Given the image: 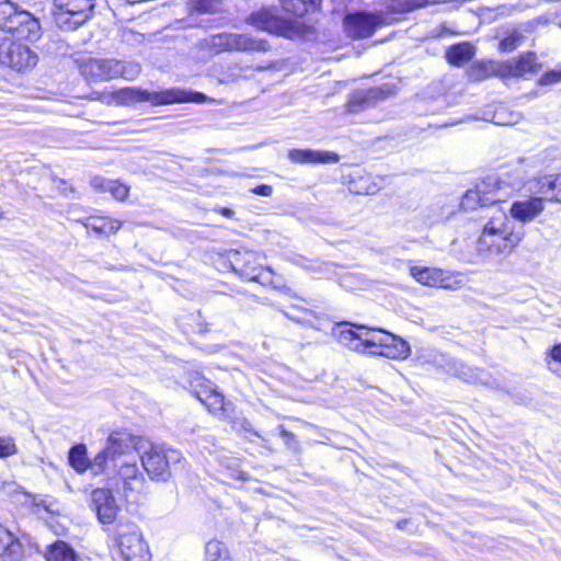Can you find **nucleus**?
I'll return each instance as SVG.
<instances>
[{"label": "nucleus", "mask_w": 561, "mask_h": 561, "mask_svg": "<svg viewBox=\"0 0 561 561\" xmlns=\"http://www.w3.org/2000/svg\"><path fill=\"white\" fill-rule=\"evenodd\" d=\"M411 276L422 285L436 287L438 277L442 276V270L432 267L412 266L410 268Z\"/></svg>", "instance_id": "29"}, {"label": "nucleus", "mask_w": 561, "mask_h": 561, "mask_svg": "<svg viewBox=\"0 0 561 561\" xmlns=\"http://www.w3.org/2000/svg\"><path fill=\"white\" fill-rule=\"evenodd\" d=\"M506 78H522L529 73L538 72L540 65L537 62L535 53L528 51L520 55L518 58L503 61Z\"/></svg>", "instance_id": "17"}, {"label": "nucleus", "mask_w": 561, "mask_h": 561, "mask_svg": "<svg viewBox=\"0 0 561 561\" xmlns=\"http://www.w3.org/2000/svg\"><path fill=\"white\" fill-rule=\"evenodd\" d=\"M520 114L508 111L505 106L501 105L495 108L493 114V122L496 125L510 126L519 122Z\"/></svg>", "instance_id": "34"}, {"label": "nucleus", "mask_w": 561, "mask_h": 561, "mask_svg": "<svg viewBox=\"0 0 561 561\" xmlns=\"http://www.w3.org/2000/svg\"><path fill=\"white\" fill-rule=\"evenodd\" d=\"M18 451L16 445L11 437H0V458H5L15 455Z\"/></svg>", "instance_id": "40"}, {"label": "nucleus", "mask_w": 561, "mask_h": 561, "mask_svg": "<svg viewBox=\"0 0 561 561\" xmlns=\"http://www.w3.org/2000/svg\"><path fill=\"white\" fill-rule=\"evenodd\" d=\"M22 554L23 548L19 539L0 525V557L5 558L8 561H19Z\"/></svg>", "instance_id": "22"}, {"label": "nucleus", "mask_w": 561, "mask_h": 561, "mask_svg": "<svg viewBox=\"0 0 561 561\" xmlns=\"http://www.w3.org/2000/svg\"><path fill=\"white\" fill-rule=\"evenodd\" d=\"M69 463L79 473L87 471L89 468L93 470L94 474L103 472L98 467L93 468V460L88 459L87 447L83 444L76 445L69 450Z\"/></svg>", "instance_id": "24"}, {"label": "nucleus", "mask_w": 561, "mask_h": 561, "mask_svg": "<svg viewBox=\"0 0 561 561\" xmlns=\"http://www.w3.org/2000/svg\"><path fill=\"white\" fill-rule=\"evenodd\" d=\"M220 214L224 215L225 217L230 218L233 216V210L225 207L220 209Z\"/></svg>", "instance_id": "46"}, {"label": "nucleus", "mask_w": 561, "mask_h": 561, "mask_svg": "<svg viewBox=\"0 0 561 561\" xmlns=\"http://www.w3.org/2000/svg\"><path fill=\"white\" fill-rule=\"evenodd\" d=\"M280 435L284 437V438H289V439H294L295 438V435L293 433H290L289 431H287L285 427L280 426Z\"/></svg>", "instance_id": "45"}, {"label": "nucleus", "mask_w": 561, "mask_h": 561, "mask_svg": "<svg viewBox=\"0 0 561 561\" xmlns=\"http://www.w3.org/2000/svg\"><path fill=\"white\" fill-rule=\"evenodd\" d=\"M128 193L129 187L125 184L117 182L112 196L117 201H124L127 198Z\"/></svg>", "instance_id": "43"}, {"label": "nucleus", "mask_w": 561, "mask_h": 561, "mask_svg": "<svg viewBox=\"0 0 561 561\" xmlns=\"http://www.w3.org/2000/svg\"><path fill=\"white\" fill-rule=\"evenodd\" d=\"M247 22L261 31L272 34H284L290 28L288 20L280 16L277 9L274 8H263L251 13Z\"/></svg>", "instance_id": "14"}, {"label": "nucleus", "mask_w": 561, "mask_h": 561, "mask_svg": "<svg viewBox=\"0 0 561 561\" xmlns=\"http://www.w3.org/2000/svg\"><path fill=\"white\" fill-rule=\"evenodd\" d=\"M522 240L519 233L512 231V236L496 234L490 238L492 244L478 243L480 251H488L490 253H510Z\"/></svg>", "instance_id": "23"}, {"label": "nucleus", "mask_w": 561, "mask_h": 561, "mask_svg": "<svg viewBox=\"0 0 561 561\" xmlns=\"http://www.w3.org/2000/svg\"><path fill=\"white\" fill-rule=\"evenodd\" d=\"M514 231V224L505 211L497 210L484 225L483 231L478 240V243H489L491 237L496 234L512 236Z\"/></svg>", "instance_id": "18"}, {"label": "nucleus", "mask_w": 561, "mask_h": 561, "mask_svg": "<svg viewBox=\"0 0 561 561\" xmlns=\"http://www.w3.org/2000/svg\"><path fill=\"white\" fill-rule=\"evenodd\" d=\"M421 7L422 4L419 3L417 0H390V2L386 4L385 10L377 12L386 14L391 21V24H393L399 20L396 15L411 12Z\"/></svg>", "instance_id": "25"}, {"label": "nucleus", "mask_w": 561, "mask_h": 561, "mask_svg": "<svg viewBox=\"0 0 561 561\" xmlns=\"http://www.w3.org/2000/svg\"><path fill=\"white\" fill-rule=\"evenodd\" d=\"M47 561H77L76 551L65 541L57 540L46 552Z\"/></svg>", "instance_id": "27"}, {"label": "nucleus", "mask_w": 561, "mask_h": 561, "mask_svg": "<svg viewBox=\"0 0 561 561\" xmlns=\"http://www.w3.org/2000/svg\"><path fill=\"white\" fill-rule=\"evenodd\" d=\"M91 506L102 524H112L117 515L118 506L108 489L100 488L91 492Z\"/></svg>", "instance_id": "16"}, {"label": "nucleus", "mask_w": 561, "mask_h": 561, "mask_svg": "<svg viewBox=\"0 0 561 561\" xmlns=\"http://www.w3.org/2000/svg\"><path fill=\"white\" fill-rule=\"evenodd\" d=\"M503 61H480L474 62L468 69V77L471 81L479 82L492 77L505 79Z\"/></svg>", "instance_id": "21"}, {"label": "nucleus", "mask_w": 561, "mask_h": 561, "mask_svg": "<svg viewBox=\"0 0 561 561\" xmlns=\"http://www.w3.org/2000/svg\"><path fill=\"white\" fill-rule=\"evenodd\" d=\"M182 460L180 450L165 445H151L141 455L142 467L151 480L165 482L171 477V465Z\"/></svg>", "instance_id": "8"}, {"label": "nucleus", "mask_w": 561, "mask_h": 561, "mask_svg": "<svg viewBox=\"0 0 561 561\" xmlns=\"http://www.w3.org/2000/svg\"><path fill=\"white\" fill-rule=\"evenodd\" d=\"M344 30L352 38H367L382 26L391 25V21L383 13L378 12H355L344 18Z\"/></svg>", "instance_id": "12"}, {"label": "nucleus", "mask_w": 561, "mask_h": 561, "mask_svg": "<svg viewBox=\"0 0 561 561\" xmlns=\"http://www.w3.org/2000/svg\"><path fill=\"white\" fill-rule=\"evenodd\" d=\"M537 186L533 193L540 196L515 201L510 208L511 219L526 224L543 211L545 201L561 203V174L542 176L537 180Z\"/></svg>", "instance_id": "3"}, {"label": "nucleus", "mask_w": 561, "mask_h": 561, "mask_svg": "<svg viewBox=\"0 0 561 561\" xmlns=\"http://www.w3.org/2000/svg\"><path fill=\"white\" fill-rule=\"evenodd\" d=\"M478 373L479 371L477 369H473L462 363H459V367L456 368L457 377L467 382L478 381Z\"/></svg>", "instance_id": "39"}, {"label": "nucleus", "mask_w": 561, "mask_h": 561, "mask_svg": "<svg viewBox=\"0 0 561 561\" xmlns=\"http://www.w3.org/2000/svg\"><path fill=\"white\" fill-rule=\"evenodd\" d=\"M559 81H561V72L559 71H548L539 79V83L542 85L552 84Z\"/></svg>", "instance_id": "42"}, {"label": "nucleus", "mask_w": 561, "mask_h": 561, "mask_svg": "<svg viewBox=\"0 0 561 561\" xmlns=\"http://www.w3.org/2000/svg\"><path fill=\"white\" fill-rule=\"evenodd\" d=\"M524 38V35L514 28L500 41L499 48L501 51L511 53L522 45Z\"/></svg>", "instance_id": "33"}, {"label": "nucleus", "mask_w": 561, "mask_h": 561, "mask_svg": "<svg viewBox=\"0 0 561 561\" xmlns=\"http://www.w3.org/2000/svg\"><path fill=\"white\" fill-rule=\"evenodd\" d=\"M197 398L213 413L227 410L224 396L216 389H205L197 391Z\"/></svg>", "instance_id": "28"}, {"label": "nucleus", "mask_w": 561, "mask_h": 561, "mask_svg": "<svg viewBox=\"0 0 561 561\" xmlns=\"http://www.w3.org/2000/svg\"><path fill=\"white\" fill-rule=\"evenodd\" d=\"M203 47L213 54L224 51L266 53L270 44L266 39L249 34L218 33L204 39Z\"/></svg>", "instance_id": "6"}, {"label": "nucleus", "mask_w": 561, "mask_h": 561, "mask_svg": "<svg viewBox=\"0 0 561 561\" xmlns=\"http://www.w3.org/2000/svg\"><path fill=\"white\" fill-rule=\"evenodd\" d=\"M474 56V47L469 43H460L450 46L446 51V58L453 66L460 67L470 61Z\"/></svg>", "instance_id": "26"}, {"label": "nucleus", "mask_w": 561, "mask_h": 561, "mask_svg": "<svg viewBox=\"0 0 561 561\" xmlns=\"http://www.w3.org/2000/svg\"><path fill=\"white\" fill-rule=\"evenodd\" d=\"M87 228L102 234H113L116 233L121 227L122 222L117 219L113 218H91L89 222L85 225Z\"/></svg>", "instance_id": "30"}, {"label": "nucleus", "mask_w": 561, "mask_h": 561, "mask_svg": "<svg viewBox=\"0 0 561 561\" xmlns=\"http://www.w3.org/2000/svg\"><path fill=\"white\" fill-rule=\"evenodd\" d=\"M81 73L95 81H107L117 77L134 80L141 71L135 61H119L117 59L89 58L81 66Z\"/></svg>", "instance_id": "5"}, {"label": "nucleus", "mask_w": 561, "mask_h": 561, "mask_svg": "<svg viewBox=\"0 0 561 561\" xmlns=\"http://www.w3.org/2000/svg\"><path fill=\"white\" fill-rule=\"evenodd\" d=\"M526 159L519 160V165L506 174L507 179L500 180L490 175L476 184V188L482 197L484 205H494L505 201V194L502 192L505 185H511L513 190H520L527 179V173L523 170Z\"/></svg>", "instance_id": "7"}, {"label": "nucleus", "mask_w": 561, "mask_h": 561, "mask_svg": "<svg viewBox=\"0 0 561 561\" xmlns=\"http://www.w3.org/2000/svg\"><path fill=\"white\" fill-rule=\"evenodd\" d=\"M187 9L191 12H197L201 14H211L219 11L221 1L220 0H187Z\"/></svg>", "instance_id": "32"}, {"label": "nucleus", "mask_w": 561, "mask_h": 561, "mask_svg": "<svg viewBox=\"0 0 561 561\" xmlns=\"http://www.w3.org/2000/svg\"><path fill=\"white\" fill-rule=\"evenodd\" d=\"M238 478H239L240 480L245 481V480L248 479V476H247V473H244V472H240Z\"/></svg>", "instance_id": "47"}, {"label": "nucleus", "mask_w": 561, "mask_h": 561, "mask_svg": "<svg viewBox=\"0 0 561 561\" xmlns=\"http://www.w3.org/2000/svg\"><path fill=\"white\" fill-rule=\"evenodd\" d=\"M38 57L28 46L10 38L0 39V62L18 72L36 66Z\"/></svg>", "instance_id": "13"}, {"label": "nucleus", "mask_w": 561, "mask_h": 561, "mask_svg": "<svg viewBox=\"0 0 561 561\" xmlns=\"http://www.w3.org/2000/svg\"><path fill=\"white\" fill-rule=\"evenodd\" d=\"M549 369L558 375H561L559 366L561 365V344L557 345L551 351V360L548 363Z\"/></svg>", "instance_id": "41"}, {"label": "nucleus", "mask_w": 561, "mask_h": 561, "mask_svg": "<svg viewBox=\"0 0 561 561\" xmlns=\"http://www.w3.org/2000/svg\"><path fill=\"white\" fill-rule=\"evenodd\" d=\"M288 159L293 163L308 164V163H336L340 160L337 153L332 151H321L312 149H291L288 151Z\"/></svg>", "instance_id": "19"}, {"label": "nucleus", "mask_w": 561, "mask_h": 561, "mask_svg": "<svg viewBox=\"0 0 561 561\" xmlns=\"http://www.w3.org/2000/svg\"><path fill=\"white\" fill-rule=\"evenodd\" d=\"M130 436L126 433H113L108 436L106 447L93 459V468L105 470L110 466L117 471L123 480V491L128 497L131 493H140L145 478L139 472L136 457L131 451Z\"/></svg>", "instance_id": "1"}, {"label": "nucleus", "mask_w": 561, "mask_h": 561, "mask_svg": "<svg viewBox=\"0 0 561 561\" xmlns=\"http://www.w3.org/2000/svg\"><path fill=\"white\" fill-rule=\"evenodd\" d=\"M117 182L118 181L105 179L103 176H94L90 183L95 191L108 192L113 195Z\"/></svg>", "instance_id": "38"}, {"label": "nucleus", "mask_w": 561, "mask_h": 561, "mask_svg": "<svg viewBox=\"0 0 561 561\" xmlns=\"http://www.w3.org/2000/svg\"><path fill=\"white\" fill-rule=\"evenodd\" d=\"M55 21L65 31H75L93 15L95 0H54Z\"/></svg>", "instance_id": "10"}, {"label": "nucleus", "mask_w": 561, "mask_h": 561, "mask_svg": "<svg viewBox=\"0 0 561 561\" xmlns=\"http://www.w3.org/2000/svg\"><path fill=\"white\" fill-rule=\"evenodd\" d=\"M460 206L465 210H474L478 207H485L484 203L482 202V197L477 191V188L468 190L466 194L461 198Z\"/></svg>", "instance_id": "36"}, {"label": "nucleus", "mask_w": 561, "mask_h": 561, "mask_svg": "<svg viewBox=\"0 0 561 561\" xmlns=\"http://www.w3.org/2000/svg\"><path fill=\"white\" fill-rule=\"evenodd\" d=\"M205 554L207 561H224L229 559L221 541L210 540L206 543Z\"/></svg>", "instance_id": "35"}, {"label": "nucleus", "mask_w": 561, "mask_h": 561, "mask_svg": "<svg viewBox=\"0 0 561 561\" xmlns=\"http://www.w3.org/2000/svg\"><path fill=\"white\" fill-rule=\"evenodd\" d=\"M116 543L125 561H150V551L135 524L117 526Z\"/></svg>", "instance_id": "11"}, {"label": "nucleus", "mask_w": 561, "mask_h": 561, "mask_svg": "<svg viewBox=\"0 0 561 561\" xmlns=\"http://www.w3.org/2000/svg\"><path fill=\"white\" fill-rule=\"evenodd\" d=\"M386 98L382 88H370L353 92L347 102V108L352 113L364 111L367 107L375 106L379 101Z\"/></svg>", "instance_id": "20"}, {"label": "nucleus", "mask_w": 561, "mask_h": 561, "mask_svg": "<svg viewBox=\"0 0 561 561\" xmlns=\"http://www.w3.org/2000/svg\"><path fill=\"white\" fill-rule=\"evenodd\" d=\"M0 28L28 42L42 37L39 20L11 0H0Z\"/></svg>", "instance_id": "4"}, {"label": "nucleus", "mask_w": 561, "mask_h": 561, "mask_svg": "<svg viewBox=\"0 0 561 561\" xmlns=\"http://www.w3.org/2000/svg\"><path fill=\"white\" fill-rule=\"evenodd\" d=\"M91 506L102 524H112L117 515L118 506L108 489L100 488L91 492Z\"/></svg>", "instance_id": "15"}, {"label": "nucleus", "mask_w": 561, "mask_h": 561, "mask_svg": "<svg viewBox=\"0 0 561 561\" xmlns=\"http://www.w3.org/2000/svg\"><path fill=\"white\" fill-rule=\"evenodd\" d=\"M284 11L296 15L302 16L310 8H316L320 4L321 0H279Z\"/></svg>", "instance_id": "31"}, {"label": "nucleus", "mask_w": 561, "mask_h": 561, "mask_svg": "<svg viewBox=\"0 0 561 561\" xmlns=\"http://www.w3.org/2000/svg\"><path fill=\"white\" fill-rule=\"evenodd\" d=\"M440 279L437 282L436 287H440L448 290H457L462 286V280L457 278L450 273L442 271V276L438 277Z\"/></svg>", "instance_id": "37"}, {"label": "nucleus", "mask_w": 561, "mask_h": 561, "mask_svg": "<svg viewBox=\"0 0 561 561\" xmlns=\"http://www.w3.org/2000/svg\"><path fill=\"white\" fill-rule=\"evenodd\" d=\"M355 327L360 332L346 329L339 335L340 342L350 350L379 354L389 358H407L410 355V346L401 337L377 329Z\"/></svg>", "instance_id": "2"}, {"label": "nucleus", "mask_w": 561, "mask_h": 561, "mask_svg": "<svg viewBox=\"0 0 561 561\" xmlns=\"http://www.w3.org/2000/svg\"><path fill=\"white\" fill-rule=\"evenodd\" d=\"M251 192L260 196H271L273 187L268 184H261L252 188Z\"/></svg>", "instance_id": "44"}, {"label": "nucleus", "mask_w": 561, "mask_h": 561, "mask_svg": "<svg viewBox=\"0 0 561 561\" xmlns=\"http://www.w3.org/2000/svg\"><path fill=\"white\" fill-rule=\"evenodd\" d=\"M224 561H230V559H225Z\"/></svg>", "instance_id": "48"}, {"label": "nucleus", "mask_w": 561, "mask_h": 561, "mask_svg": "<svg viewBox=\"0 0 561 561\" xmlns=\"http://www.w3.org/2000/svg\"><path fill=\"white\" fill-rule=\"evenodd\" d=\"M123 93L126 94L129 100L150 102L152 105H168L185 102L204 103L207 100V96L201 92L181 88H171L161 91L127 89L123 91Z\"/></svg>", "instance_id": "9"}]
</instances>
